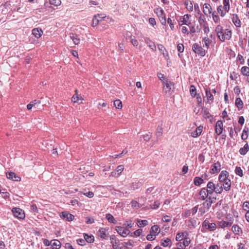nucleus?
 Listing matches in <instances>:
<instances>
[{
    "instance_id": "53",
    "label": "nucleus",
    "mask_w": 249,
    "mask_h": 249,
    "mask_svg": "<svg viewBox=\"0 0 249 249\" xmlns=\"http://www.w3.org/2000/svg\"><path fill=\"white\" fill-rule=\"evenodd\" d=\"M160 203L159 201H156L154 204L150 205V207L152 209H157L159 208Z\"/></svg>"
},
{
    "instance_id": "34",
    "label": "nucleus",
    "mask_w": 249,
    "mask_h": 249,
    "mask_svg": "<svg viewBox=\"0 0 249 249\" xmlns=\"http://www.w3.org/2000/svg\"><path fill=\"white\" fill-rule=\"evenodd\" d=\"M52 246H55V249H59L61 248V242L58 240H52Z\"/></svg>"
},
{
    "instance_id": "35",
    "label": "nucleus",
    "mask_w": 249,
    "mask_h": 249,
    "mask_svg": "<svg viewBox=\"0 0 249 249\" xmlns=\"http://www.w3.org/2000/svg\"><path fill=\"white\" fill-rule=\"evenodd\" d=\"M172 244V242L170 239L169 238H166L164 240H162L161 241V245L164 247H168V246H171Z\"/></svg>"
},
{
    "instance_id": "38",
    "label": "nucleus",
    "mask_w": 249,
    "mask_h": 249,
    "mask_svg": "<svg viewBox=\"0 0 249 249\" xmlns=\"http://www.w3.org/2000/svg\"><path fill=\"white\" fill-rule=\"evenodd\" d=\"M249 131V129L246 127H245L243 130V132L241 135V139L243 140H246L248 138Z\"/></svg>"
},
{
    "instance_id": "43",
    "label": "nucleus",
    "mask_w": 249,
    "mask_h": 249,
    "mask_svg": "<svg viewBox=\"0 0 249 249\" xmlns=\"http://www.w3.org/2000/svg\"><path fill=\"white\" fill-rule=\"evenodd\" d=\"M241 73L245 76L249 75V67L244 66L241 68Z\"/></svg>"
},
{
    "instance_id": "29",
    "label": "nucleus",
    "mask_w": 249,
    "mask_h": 249,
    "mask_svg": "<svg viewBox=\"0 0 249 249\" xmlns=\"http://www.w3.org/2000/svg\"><path fill=\"white\" fill-rule=\"evenodd\" d=\"M249 150V146L248 144L246 143L243 147L240 148L239 149V153L242 155H245L247 152Z\"/></svg>"
},
{
    "instance_id": "14",
    "label": "nucleus",
    "mask_w": 249,
    "mask_h": 249,
    "mask_svg": "<svg viewBox=\"0 0 249 249\" xmlns=\"http://www.w3.org/2000/svg\"><path fill=\"white\" fill-rule=\"evenodd\" d=\"M206 91V95L207 98V102L209 104H212L213 102L214 98L212 94V93L211 92V90L210 88H207L205 89Z\"/></svg>"
},
{
    "instance_id": "11",
    "label": "nucleus",
    "mask_w": 249,
    "mask_h": 249,
    "mask_svg": "<svg viewBox=\"0 0 249 249\" xmlns=\"http://www.w3.org/2000/svg\"><path fill=\"white\" fill-rule=\"evenodd\" d=\"M223 122L221 121H218L215 124V131L217 135H220L223 131Z\"/></svg>"
},
{
    "instance_id": "44",
    "label": "nucleus",
    "mask_w": 249,
    "mask_h": 249,
    "mask_svg": "<svg viewBox=\"0 0 249 249\" xmlns=\"http://www.w3.org/2000/svg\"><path fill=\"white\" fill-rule=\"evenodd\" d=\"M190 91L191 95L193 97H195L196 95V90L195 86L192 85L190 87Z\"/></svg>"
},
{
    "instance_id": "39",
    "label": "nucleus",
    "mask_w": 249,
    "mask_h": 249,
    "mask_svg": "<svg viewBox=\"0 0 249 249\" xmlns=\"http://www.w3.org/2000/svg\"><path fill=\"white\" fill-rule=\"evenodd\" d=\"M184 4L186 8L189 11H192L193 10V5L192 2L190 0H185L184 1Z\"/></svg>"
},
{
    "instance_id": "59",
    "label": "nucleus",
    "mask_w": 249,
    "mask_h": 249,
    "mask_svg": "<svg viewBox=\"0 0 249 249\" xmlns=\"http://www.w3.org/2000/svg\"><path fill=\"white\" fill-rule=\"evenodd\" d=\"M202 204L204 208H206L208 210L210 209L212 205L207 200H206L205 202H204Z\"/></svg>"
},
{
    "instance_id": "12",
    "label": "nucleus",
    "mask_w": 249,
    "mask_h": 249,
    "mask_svg": "<svg viewBox=\"0 0 249 249\" xmlns=\"http://www.w3.org/2000/svg\"><path fill=\"white\" fill-rule=\"evenodd\" d=\"M203 13L206 16L212 13V8L210 4L205 3L203 5Z\"/></svg>"
},
{
    "instance_id": "37",
    "label": "nucleus",
    "mask_w": 249,
    "mask_h": 249,
    "mask_svg": "<svg viewBox=\"0 0 249 249\" xmlns=\"http://www.w3.org/2000/svg\"><path fill=\"white\" fill-rule=\"evenodd\" d=\"M203 116L205 119H210L212 117L208 109L205 108L202 110Z\"/></svg>"
},
{
    "instance_id": "57",
    "label": "nucleus",
    "mask_w": 249,
    "mask_h": 249,
    "mask_svg": "<svg viewBox=\"0 0 249 249\" xmlns=\"http://www.w3.org/2000/svg\"><path fill=\"white\" fill-rule=\"evenodd\" d=\"M156 236V235H154V234L151 233L150 232V234H148L147 235L146 239L147 240L152 241L155 239Z\"/></svg>"
},
{
    "instance_id": "19",
    "label": "nucleus",
    "mask_w": 249,
    "mask_h": 249,
    "mask_svg": "<svg viewBox=\"0 0 249 249\" xmlns=\"http://www.w3.org/2000/svg\"><path fill=\"white\" fill-rule=\"evenodd\" d=\"M209 195H210L209 193H208V192L207 190H206V188H203L201 189L199 192V196L201 200H205L206 198H208Z\"/></svg>"
},
{
    "instance_id": "58",
    "label": "nucleus",
    "mask_w": 249,
    "mask_h": 249,
    "mask_svg": "<svg viewBox=\"0 0 249 249\" xmlns=\"http://www.w3.org/2000/svg\"><path fill=\"white\" fill-rule=\"evenodd\" d=\"M216 199V198L215 197H212V196H209L206 200L212 204L215 201Z\"/></svg>"
},
{
    "instance_id": "31",
    "label": "nucleus",
    "mask_w": 249,
    "mask_h": 249,
    "mask_svg": "<svg viewBox=\"0 0 249 249\" xmlns=\"http://www.w3.org/2000/svg\"><path fill=\"white\" fill-rule=\"evenodd\" d=\"M70 37L72 40L73 43L75 45H78L80 43V39L77 35L73 34H70Z\"/></svg>"
},
{
    "instance_id": "42",
    "label": "nucleus",
    "mask_w": 249,
    "mask_h": 249,
    "mask_svg": "<svg viewBox=\"0 0 249 249\" xmlns=\"http://www.w3.org/2000/svg\"><path fill=\"white\" fill-rule=\"evenodd\" d=\"M235 105L240 109L243 108V103L240 98H238L235 100Z\"/></svg>"
},
{
    "instance_id": "62",
    "label": "nucleus",
    "mask_w": 249,
    "mask_h": 249,
    "mask_svg": "<svg viewBox=\"0 0 249 249\" xmlns=\"http://www.w3.org/2000/svg\"><path fill=\"white\" fill-rule=\"evenodd\" d=\"M151 137L152 135L150 133H149L148 134L144 135L143 138L144 141L147 142L150 140V139L151 138Z\"/></svg>"
},
{
    "instance_id": "8",
    "label": "nucleus",
    "mask_w": 249,
    "mask_h": 249,
    "mask_svg": "<svg viewBox=\"0 0 249 249\" xmlns=\"http://www.w3.org/2000/svg\"><path fill=\"white\" fill-rule=\"evenodd\" d=\"M60 216L61 218L66 219L69 221H72L74 217L73 215L67 212H62L60 214Z\"/></svg>"
},
{
    "instance_id": "22",
    "label": "nucleus",
    "mask_w": 249,
    "mask_h": 249,
    "mask_svg": "<svg viewBox=\"0 0 249 249\" xmlns=\"http://www.w3.org/2000/svg\"><path fill=\"white\" fill-rule=\"evenodd\" d=\"M143 183V181L142 179H140L139 180H136L135 182H133L131 185V187L134 190L137 189L141 187Z\"/></svg>"
},
{
    "instance_id": "27",
    "label": "nucleus",
    "mask_w": 249,
    "mask_h": 249,
    "mask_svg": "<svg viewBox=\"0 0 249 249\" xmlns=\"http://www.w3.org/2000/svg\"><path fill=\"white\" fill-rule=\"evenodd\" d=\"M223 182V186H224V189L226 191H228L231 189V182L230 179H226Z\"/></svg>"
},
{
    "instance_id": "15",
    "label": "nucleus",
    "mask_w": 249,
    "mask_h": 249,
    "mask_svg": "<svg viewBox=\"0 0 249 249\" xmlns=\"http://www.w3.org/2000/svg\"><path fill=\"white\" fill-rule=\"evenodd\" d=\"M97 233L98 236L103 239H107L108 237V234L106 232V230L104 228H100Z\"/></svg>"
},
{
    "instance_id": "63",
    "label": "nucleus",
    "mask_w": 249,
    "mask_h": 249,
    "mask_svg": "<svg viewBox=\"0 0 249 249\" xmlns=\"http://www.w3.org/2000/svg\"><path fill=\"white\" fill-rule=\"evenodd\" d=\"M76 241L77 244L81 246H84L86 244V241L85 239H78L76 240Z\"/></svg>"
},
{
    "instance_id": "3",
    "label": "nucleus",
    "mask_w": 249,
    "mask_h": 249,
    "mask_svg": "<svg viewBox=\"0 0 249 249\" xmlns=\"http://www.w3.org/2000/svg\"><path fill=\"white\" fill-rule=\"evenodd\" d=\"M155 12L157 15L162 25H165L166 23V17L163 10L161 8H157Z\"/></svg>"
},
{
    "instance_id": "45",
    "label": "nucleus",
    "mask_w": 249,
    "mask_h": 249,
    "mask_svg": "<svg viewBox=\"0 0 249 249\" xmlns=\"http://www.w3.org/2000/svg\"><path fill=\"white\" fill-rule=\"evenodd\" d=\"M222 5H220L217 8V11L221 17H224L226 15V12L224 11V9H222Z\"/></svg>"
},
{
    "instance_id": "9",
    "label": "nucleus",
    "mask_w": 249,
    "mask_h": 249,
    "mask_svg": "<svg viewBox=\"0 0 249 249\" xmlns=\"http://www.w3.org/2000/svg\"><path fill=\"white\" fill-rule=\"evenodd\" d=\"M221 170V164L217 161L211 167V173L213 174L219 172Z\"/></svg>"
},
{
    "instance_id": "7",
    "label": "nucleus",
    "mask_w": 249,
    "mask_h": 249,
    "mask_svg": "<svg viewBox=\"0 0 249 249\" xmlns=\"http://www.w3.org/2000/svg\"><path fill=\"white\" fill-rule=\"evenodd\" d=\"M202 226L210 231H213L216 228V224L214 223H210L208 220H204L203 222Z\"/></svg>"
},
{
    "instance_id": "23",
    "label": "nucleus",
    "mask_w": 249,
    "mask_h": 249,
    "mask_svg": "<svg viewBox=\"0 0 249 249\" xmlns=\"http://www.w3.org/2000/svg\"><path fill=\"white\" fill-rule=\"evenodd\" d=\"M43 31L41 29L35 28L32 30V34L36 37L39 38L42 35Z\"/></svg>"
},
{
    "instance_id": "4",
    "label": "nucleus",
    "mask_w": 249,
    "mask_h": 249,
    "mask_svg": "<svg viewBox=\"0 0 249 249\" xmlns=\"http://www.w3.org/2000/svg\"><path fill=\"white\" fill-rule=\"evenodd\" d=\"M14 216L18 219H23L25 218L24 211L19 208H14L12 210Z\"/></svg>"
},
{
    "instance_id": "25",
    "label": "nucleus",
    "mask_w": 249,
    "mask_h": 249,
    "mask_svg": "<svg viewBox=\"0 0 249 249\" xmlns=\"http://www.w3.org/2000/svg\"><path fill=\"white\" fill-rule=\"evenodd\" d=\"M202 131V127L199 126L197 127L195 131L192 132L191 136L194 138H196L201 135Z\"/></svg>"
},
{
    "instance_id": "56",
    "label": "nucleus",
    "mask_w": 249,
    "mask_h": 249,
    "mask_svg": "<svg viewBox=\"0 0 249 249\" xmlns=\"http://www.w3.org/2000/svg\"><path fill=\"white\" fill-rule=\"evenodd\" d=\"M213 19L215 23H218L220 21V18L218 16L215 15L214 12L212 13Z\"/></svg>"
},
{
    "instance_id": "47",
    "label": "nucleus",
    "mask_w": 249,
    "mask_h": 249,
    "mask_svg": "<svg viewBox=\"0 0 249 249\" xmlns=\"http://www.w3.org/2000/svg\"><path fill=\"white\" fill-rule=\"evenodd\" d=\"M183 239H184V240L182 242L183 247H186L189 246V245L190 244V242H191L190 238L189 237H186L185 236V237Z\"/></svg>"
},
{
    "instance_id": "55",
    "label": "nucleus",
    "mask_w": 249,
    "mask_h": 249,
    "mask_svg": "<svg viewBox=\"0 0 249 249\" xmlns=\"http://www.w3.org/2000/svg\"><path fill=\"white\" fill-rule=\"evenodd\" d=\"M190 17V16L188 14L185 15L184 16L183 18V20L182 21V22H183V24L188 25L189 23H188V19Z\"/></svg>"
},
{
    "instance_id": "5",
    "label": "nucleus",
    "mask_w": 249,
    "mask_h": 249,
    "mask_svg": "<svg viewBox=\"0 0 249 249\" xmlns=\"http://www.w3.org/2000/svg\"><path fill=\"white\" fill-rule=\"evenodd\" d=\"M192 49L196 53L198 54L201 56H204L205 55L206 53L205 50L197 43L193 44Z\"/></svg>"
},
{
    "instance_id": "18",
    "label": "nucleus",
    "mask_w": 249,
    "mask_h": 249,
    "mask_svg": "<svg viewBox=\"0 0 249 249\" xmlns=\"http://www.w3.org/2000/svg\"><path fill=\"white\" fill-rule=\"evenodd\" d=\"M75 94L73 95L71 98V101L74 103H78L79 101H83V98H82L81 94H78V91L77 89L75 90Z\"/></svg>"
},
{
    "instance_id": "48",
    "label": "nucleus",
    "mask_w": 249,
    "mask_h": 249,
    "mask_svg": "<svg viewBox=\"0 0 249 249\" xmlns=\"http://www.w3.org/2000/svg\"><path fill=\"white\" fill-rule=\"evenodd\" d=\"M114 106L118 109H121L122 107V103L120 100H116L114 101Z\"/></svg>"
},
{
    "instance_id": "24",
    "label": "nucleus",
    "mask_w": 249,
    "mask_h": 249,
    "mask_svg": "<svg viewBox=\"0 0 249 249\" xmlns=\"http://www.w3.org/2000/svg\"><path fill=\"white\" fill-rule=\"evenodd\" d=\"M232 21L236 27H241V21L237 15L233 14L232 15Z\"/></svg>"
},
{
    "instance_id": "40",
    "label": "nucleus",
    "mask_w": 249,
    "mask_h": 249,
    "mask_svg": "<svg viewBox=\"0 0 249 249\" xmlns=\"http://www.w3.org/2000/svg\"><path fill=\"white\" fill-rule=\"evenodd\" d=\"M106 218L107 219L108 221L112 223H116V221L113 216V215L110 213H107L106 215Z\"/></svg>"
},
{
    "instance_id": "1",
    "label": "nucleus",
    "mask_w": 249,
    "mask_h": 249,
    "mask_svg": "<svg viewBox=\"0 0 249 249\" xmlns=\"http://www.w3.org/2000/svg\"><path fill=\"white\" fill-rule=\"evenodd\" d=\"M216 35L220 40L223 42L225 39L229 40L231 38V33L229 29H226L224 32L223 31L216 34Z\"/></svg>"
},
{
    "instance_id": "64",
    "label": "nucleus",
    "mask_w": 249,
    "mask_h": 249,
    "mask_svg": "<svg viewBox=\"0 0 249 249\" xmlns=\"http://www.w3.org/2000/svg\"><path fill=\"white\" fill-rule=\"evenodd\" d=\"M162 220L165 222H169L171 220V218L169 216L165 215L162 217Z\"/></svg>"
},
{
    "instance_id": "54",
    "label": "nucleus",
    "mask_w": 249,
    "mask_h": 249,
    "mask_svg": "<svg viewBox=\"0 0 249 249\" xmlns=\"http://www.w3.org/2000/svg\"><path fill=\"white\" fill-rule=\"evenodd\" d=\"M97 17H98L97 15H95L93 18L92 23V25L93 27H95L98 24L99 20L97 19Z\"/></svg>"
},
{
    "instance_id": "41",
    "label": "nucleus",
    "mask_w": 249,
    "mask_h": 249,
    "mask_svg": "<svg viewBox=\"0 0 249 249\" xmlns=\"http://www.w3.org/2000/svg\"><path fill=\"white\" fill-rule=\"evenodd\" d=\"M204 43V46L207 48L209 49L210 45L212 43V40H210L208 37H205L202 40Z\"/></svg>"
},
{
    "instance_id": "49",
    "label": "nucleus",
    "mask_w": 249,
    "mask_h": 249,
    "mask_svg": "<svg viewBox=\"0 0 249 249\" xmlns=\"http://www.w3.org/2000/svg\"><path fill=\"white\" fill-rule=\"evenodd\" d=\"M184 233L183 232H179L178 233L176 237V239L177 241H181L184 237Z\"/></svg>"
},
{
    "instance_id": "21",
    "label": "nucleus",
    "mask_w": 249,
    "mask_h": 249,
    "mask_svg": "<svg viewBox=\"0 0 249 249\" xmlns=\"http://www.w3.org/2000/svg\"><path fill=\"white\" fill-rule=\"evenodd\" d=\"M144 42L148 46V47L153 51L156 50V47L154 43H153L151 40L148 37H145L144 38Z\"/></svg>"
},
{
    "instance_id": "20",
    "label": "nucleus",
    "mask_w": 249,
    "mask_h": 249,
    "mask_svg": "<svg viewBox=\"0 0 249 249\" xmlns=\"http://www.w3.org/2000/svg\"><path fill=\"white\" fill-rule=\"evenodd\" d=\"M207 189L209 195H212L214 192H215V184L211 181H209L207 185Z\"/></svg>"
},
{
    "instance_id": "46",
    "label": "nucleus",
    "mask_w": 249,
    "mask_h": 249,
    "mask_svg": "<svg viewBox=\"0 0 249 249\" xmlns=\"http://www.w3.org/2000/svg\"><path fill=\"white\" fill-rule=\"evenodd\" d=\"M162 131L163 130L162 127L161 126H158L156 133V135L158 138L162 136Z\"/></svg>"
},
{
    "instance_id": "2",
    "label": "nucleus",
    "mask_w": 249,
    "mask_h": 249,
    "mask_svg": "<svg viewBox=\"0 0 249 249\" xmlns=\"http://www.w3.org/2000/svg\"><path fill=\"white\" fill-rule=\"evenodd\" d=\"M163 90L168 94H171L174 89V83L169 80H165L163 82Z\"/></svg>"
},
{
    "instance_id": "60",
    "label": "nucleus",
    "mask_w": 249,
    "mask_h": 249,
    "mask_svg": "<svg viewBox=\"0 0 249 249\" xmlns=\"http://www.w3.org/2000/svg\"><path fill=\"white\" fill-rule=\"evenodd\" d=\"M131 206L134 208H138L140 207L139 203L135 200H132L131 202Z\"/></svg>"
},
{
    "instance_id": "33",
    "label": "nucleus",
    "mask_w": 249,
    "mask_h": 249,
    "mask_svg": "<svg viewBox=\"0 0 249 249\" xmlns=\"http://www.w3.org/2000/svg\"><path fill=\"white\" fill-rule=\"evenodd\" d=\"M84 238L86 242L89 243H93L94 241V237L93 235H89L87 234H84Z\"/></svg>"
},
{
    "instance_id": "10",
    "label": "nucleus",
    "mask_w": 249,
    "mask_h": 249,
    "mask_svg": "<svg viewBox=\"0 0 249 249\" xmlns=\"http://www.w3.org/2000/svg\"><path fill=\"white\" fill-rule=\"evenodd\" d=\"M233 221V219L232 218H231L228 222L222 220L218 222V226L219 227L221 228L230 227L232 225Z\"/></svg>"
},
{
    "instance_id": "6",
    "label": "nucleus",
    "mask_w": 249,
    "mask_h": 249,
    "mask_svg": "<svg viewBox=\"0 0 249 249\" xmlns=\"http://www.w3.org/2000/svg\"><path fill=\"white\" fill-rule=\"evenodd\" d=\"M116 230L117 232L123 237H126L130 232V231L128 229L124 228L121 226L116 227Z\"/></svg>"
},
{
    "instance_id": "16",
    "label": "nucleus",
    "mask_w": 249,
    "mask_h": 249,
    "mask_svg": "<svg viewBox=\"0 0 249 249\" xmlns=\"http://www.w3.org/2000/svg\"><path fill=\"white\" fill-rule=\"evenodd\" d=\"M110 240L113 249H117L119 246V240L117 239L114 235H112L110 237Z\"/></svg>"
},
{
    "instance_id": "50",
    "label": "nucleus",
    "mask_w": 249,
    "mask_h": 249,
    "mask_svg": "<svg viewBox=\"0 0 249 249\" xmlns=\"http://www.w3.org/2000/svg\"><path fill=\"white\" fill-rule=\"evenodd\" d=\"M124 170V166L123 165H120L117 166L115 169V171L119 175V176H120Z\"/></svg>"
},
{
    "instance_id": "36",
    "label": "nucleus",
    "mask_w": 249,
    "mask_h": 249,
    "mask_svg": "<svg viewBox=\"0 0 249 249\" xmlns=\"http://www.w3.org/2000/svg\"><path fill=\"white\" fill-rule=\"evenodd\" d=\"M203 182V179L201 178L195 177L194 179V183L196 186H199Z\"/></svg>"
},
{
    "instance_id": "26",
    "label": "nucleus",
    "mask_w": 249,
    "mask_h": 249,
    "mask_svg": "<svg viewBox=\"0 0 249 249\" xmlns=\"http://www.w3.org/2000/svg\"><path fill=\"white\" fill-rule=\"evenodd\" d=\"M160 228L158 225H154L151 227L150 232L155 235H157L160 233Z\"/></svg>"
},
{
    "instance_id": "30",
    "label": "nucleus",
    "mask_w": 249,
    "mask_h": 249,
    "mask_svg": "<svg viewBox=\"0 0 249 249\" xmlns=\"http://www.w3.org/2000/svg\"><path fill=\"white\" fill-rule=\"evenodd\" d=\"M231 229L233 232L236 235H240L242 233L241 229L237 225H233Z\"/></svg>"
},
{
    "instance_id": "52",
    "label": "nucleus",
    "mask_w": 249,
    "mask_h": 249,
    "mask_svg": "<svg viewBox=\"0 0 249 249\" xmlns=\"http://www.w3.org/2000/svg\"><path fill=\"white\" fill-rule=\"evenodd\" d=\"M51 4L58 6L60 5L61 2L60 0H49Z\"/></svg>"
},
{
    "instance_id": "32",
    "label": "nucleus",
    "mask_w": 249,
    "mask_h": 249,
    "mask_svg": "<svg viewBox=\"0 0 249 249\" xmlns=\"http://www.w3.org/2000/svg\"><path fill=\"white\" fill-rule=\"evenodd\" d=\"M215 193L216 194H220L223 191V188L221 183H217L216 185H215Z\"/></svg>"
},
{
    "instance_id": "17",
    "label": "nucleus",
    "mask_w": 249,
    "mask_h": 249,
    "mask_svg": "<svg viewBox=\"0 0 249 249\" xmlns=\"http://www.w3.org/2000/svg\"><path fill=\"white\" fill-rule=\"evenodd\" d=\"M229 173L227 171H222L219 175L218 180L220 182L224 181L226 179H228Z\"/></svg>"
},
{
    "instance_id": "61",
    "label": "nucleus",
    "mask_w": 249,
    "mask_h": 249,
    "mask_svg": "<svg viewBox=\"0 0 249 249\" xmlns=\"http://www.w3.org/2000/svg\"><path fill=\"white\" fill-rule=\"evenodd\" d=\"M178 51L180 53H182L184 51V46L182 44L179 43L177 46Z\"/></svg>"
},
{
    "instance_id": "13",
    "label": "nucleus",
    "mask_w": 249,
    "mask_h": 249,
    "mask_svg": "<svg viewBox=\"0 0 249 249\" xmlns=\"http://www.w3.org/2000/svg\"><path fill=\"white\" fill-rule=\"evenodd\" d=\"M7 178L8 179L12 180L13 181H19L21 180V178L18 176L14 172H9L6 174Z\"/></svg>"
},
{
    "instance_id": "28",
    "label": "nucleus",
    "mask_w": 249,
    "mask_h": 249,
    "mask_svg": "<svg viewBox=\"0 0 249 249\" xmlns=\"http://www.w3.org/2000/svg\"><path fill=\"white\" fill-rule=\"evenodd\" d=\"M136 222L139 227H143L148 225V222L146 220L137 219Z\"/></svg>"
},
{
    "instance_id": "51",
    "label": "nucleus",
    "mask_w": 249,
    "mask_h": 249,
    "mask_svg": "<svg viewBox=\"0 0 249 249\" xmlns=\"http://www.w3.org/2000/svg\"><path fill=\"white\" fill-rule=\"evenodd\" d=\"M235 172L236 175L239 176L241 177L243 176V171L240 167L237 166L235 168Z\"/></svg>"
}]
</instances>
